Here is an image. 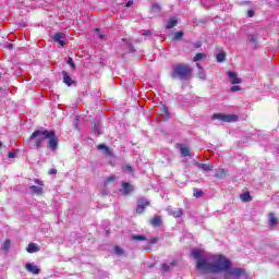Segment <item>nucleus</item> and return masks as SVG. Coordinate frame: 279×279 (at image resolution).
I'll return each instance as SVG.
<instances>
[{
    "label": "nucleus",
    "mask_w": 279,
    "mask_h": 279,
    "mask_svg": "<svg viewBox=\"0 0 279 279\" xmlns=\"http://www.w3.org/2000/svg\"><path fill=\"white\" fill-rule=\"evenodd\" d=\"M191 255L195 258L196 269L205 274H223V279L247 278L245 268L232 267V262L223 255L208 256L204 251L194 248Z\"/></svg>",
    "instance_id": "obj_1"
},
{
    "label": "nucleus",
    "mask_w": 279,
    "mask_h": 279,
    "mask_svg": "<svg viewBox=\"0 0 279 279\" xmlns=\"http://www.w3.org/2000/svg\"><path fill=\"white\" fill-rule=\"evenodd\" d=\"M28 143L31 145V149H43V147H45V143H47V149H50V151H58L60 140L56 136V131H49L41 128L32 133Z\"/></svg>",
    "instance_id": "obj_2"
},
{
    "label": "nucleus",
    "mask_w": 279,
    "mask_h": 279,
    "mask_svg": "<svg viewBox=\"0 0 279 279\" xmlns=\"http://www.w3.org/2000/svg\"><path fill=\"white\" fill-rule=\"evenodd\" d=\"M191 73H193V69H191V65L178 63L172 68L171 78L189 80V77H191Z\"/></svg>",
    "instance_id": "obj_3"
},
{
    "label": "nucleus",
    "mask_w": 279,
    "mask_h": 279,
    "mask_svg": "<svg viewBox=\"0 0 279 279\" xmlns=\"http://www.w3.org/2000/svg\"><path fill=\"white\" fill-rule=\"evenodd\" d=\"M211 119L222 121L223 123H234L239 121V116L236 114H222V113H215Z\"/></svg>",
    "instance_id": "obj_4"
},
{
    "label": "nucleus",
    "mask_w": 279,
    "mask_h": 279,
    "mask_svg": "<svg viewBox=\"0 0 279 279\" xmlns=\"http://www.w3.org/2000/svg\"><path fill=\"white\" fill-rule=\"evenodd\" d=\"M149 206V201L147 198H138L137 199V207H136V213L137 215H143L145 213V208Z\"/></svg>",
    "instance_id": "obj_5"
},
{
    "label": "nucleus",
    "mask_w": 279,
    "mask_h": 279,
    "mask_svg": "<svg viewBox=\"0 0 279 279\" xmlns=\"http://www.w3.org/2000/svg\"><path fill=\"white\" fill-rule=\"evenodd\" d=\"M122 48L124 49L125 53H136V49H134L132 40L122 39Z\"/></svg>",
    "instance_id": "obj_6"
},
{
    "label": "nucleus",
    "mask_w": 279,
    "mask_h": 279,
    "mask_svg": "<svg viewBox=\"0 0 279 279\" xmlns=\"http://www.w3.org/2000/svg\"><path fill=\"white\" fill-rule=\"evenodd\" d=\"M66 38V34L64 33H56L54 36L52 37V40L54 43H58L61 47H64V45H66V43H64V39Z\"/></svg>",
    "instance_id": "obj_7"
},
{
    "label": "nucleus",
    "mask_w": 279,
    "mask_h": 279,
    "mask_svg": "<svg viewBox=\"0 0 279 279\" xmlns=\"http://www.w3.org/2000/svg\"><path fill=\"white\" fill-rule=\"evenodd\" d=\"M97 149H99V151H102L104 156H110L112 158V156H114V154L112 153V149H110V147H108V145L106 144H99L97 146Z\"/></svg>",
    "instance_id": "obj_8"
},
{
    "label": "nucleus",
    "mask_w": 279,
    "mask_h": 279,
    "mask_svg": "<svg viewBox=\"0 0 279 279\" xmlns=\"http://www.w3.org/2000/svg\"><path fill=\"white\" fill-rule=\"evenodd\" d=\"M228 77L231 82V84H241L243 81L239 77V75L236 74V72H232V71H229L228 72Z\"/></svg>",
    "instance_id": "obj_9"
},
{
    "label": "nucleus",
    "mask_w": 279,
    "mask_h": 279,
    "mask_svg": "<svg viewBox=\"0 0 279 279\" xmlns=\"http://www.w3.org/2000/svg\"><path fill=\"white\" fill-rule=\"evenodd\" d=\"M122 195H130V193H132V191H134V187L128 183V182H123L122 183V190H120Z\"/></svg>",
    "instance_id": "obj_10"
},
{
    "label": "nucleus",
    "mask_w": 279,
    "mask_h": 279,
    "mask_svg": "<svg viewBox=\"0 0 279 279\" xmlns=\"http://www.w3.org/2000/svg\"><path fill=\"white\" fill-rule=\"evenodd\" d=\"M25 269H27V271H29V274H34L35 276H38V274H40V268H38V266L29 264V263H27L25 265Z\"/></svg>",
    "instance_id": "obj_11"
},
{
    "label": "nucleus",
    "mask_w": 279,
    "mask_h": 279,
    "mask_svg": "<svg viewBox=\"0 0 279 279\" xmlns=\"http://www.w3.org/2000/svg\"><path fill=\"white\" fill-rule=\"evenodd\" d=\"M63 75V82L66 84V86H73L75 84V81H72L71 76L69 75V72L62 71Z\"/></svg>",
    "instance_id": "obj_12"
},
{
    "label": "nucleus",
    "mask_w": 279,
    "mask_h": 279,
    "mask_svg": "<svg viewBox=\"0 0 279 279\" xmlns=\"http://www.w3.org/2000/svg\"><path fill=\"white\" fill-rule=\"evenodd\" d=\"M179 149L183 158L191 156V149H189V147H186L184 144H179Z\"/></svg>",
    "instance_id": "obj_13"
},
{
    "label": "nucleus",
    "mask_w": 279,
    "mask_h": 279,
    "mask_svg": "<svg viewBox=\"0 0 279 279\" xmlns=\"http://www.w3.org/2000/svg\"><path fill=\"white\" fill-rule=\"evenodd\" d=\"M28 254H36V252H39L40 248L38 247V244L31 242L26 248Z\"/></svg>",
    "instance_id": "obj_14"
},
{
    "label": "nucleus",
    "mask_w": 279,
    "mask_h": 279,
    "mask_svg": "<svg viewBox=\"0 0 279 279\" xmlns=\"http://www.w3.org/2000/svg\"><path fill=\"white\" fill-rule=\"evenodd\" d=\"M160 114L163 117V119H171V113H169V108L167 106L162 105L160 107Z\"/></svg>",
    "instance_id": "obj_15"
},
{
    "label": "nucleus",
    "mask_w": 279,
    "mask_h": 279,
    "mask_svg": "<svg viewBox=\"0 0 279 279\" xmlns=\"http://www.w3.org/2000/svg\"><path fill=\"white\" fill-rule=\"evenodd\" d=\"M151 226H154V228H160V226H162V219L160 218V216H155L151 220H150Z\"/></svg>",
    "instance_id": "obj_16"
},
{
    "label": "nucleus",
    "mask_w": 279,
    "mask_h": 279,
    "mask_svg": "<svg viewBox=\"0 0 279 279\" xmlns=\"http://www.w3.org/2000/svg\"><path fill=\"white\" fill-rule=\"evenodd\" d=\"M171 267H175V260L170 264H161V269L165 271V274L171 271Z\"/></svg>",
    "instance_id": "obj_17"
},
{
    "label": "nucleus",
    "mask_w": 279,
    "mask_h": 279,
    "mask_svg": "<svg viewBox=\"0 0 279 279\" xmlns=\"http://www.w3.org/2000/svg\"><path fill=\"white\" fill-rule=\"evenodd\" d=\"M93 131L96 136H100L101 134V124L99 122H95L93 125Z\"/></svg>",
    "instance_id": "obj_18"
},
{
    "label": "nucleus",
    "mask_w": 279,
    "mask_h": 279,
    "mask_svg": "<svg viewBox=\"0 0 279 279\" xmlns=\"http://www.w3.org/2000/svg\"><path fill=\"white\" fill-rule=\"evenodd\" d=\"M29 191L35 193V195H43V187L40 186L32 185L29 186Z\"/></svg>",
    "instance_id": "obj_19"
},
{
    "label": "nucleus",
    "mask_w": 279,
    "mask_h": 279,
    "mask_svg": "<svg viewBox=\"0 0 279 279\" xmlns=\"http://www.w3.org/2000/svg\"><path fill=\"white\" fill-rule=\"evenodd\" d=\"M175 25H178V20H175V17H171L168 22V24L166 25L167 29H173V27H175Z\"/></svg>",
    "instance_id": "obj_20"
},
{
    "label": "nucleus",
    "mask_w": 279,
    "mask_h": 279,
    "mask_svg": "<svg viewBox=\"0 0 279 279\" xmlns=\"http://www.w3.org/2000/svg\"><path fill=\"white\" fill-rule=\"evenodd\" d=\"M198 169H202L203 171H213V165L208 163H197Z\"/></svg>",
    "instance_id": "obj_21"
},
{
    "label": "nucleus",
    "mask_w": 279,
    "mask_h": 279,
    "mask_svg": "<svg viewBox=\"0 0 279 279\" xmlns=\"http://www.w3.org/2000/svg\"><path fill=\"white\" fill-rule=\"evenodd\" d=\"M240 199L242 202H252V195H250V192H245L243 194L240 195Z\"/></svg>",
    "instance_id": "obj_22"
},
{
    "label": "nucleus",
    "mask_w": 279,
    "mask_h": 279,
    "mask_svg": "<svg viewBox=\"0 0 279 279\" xmlns=\"http://www.w3.org/2000/svg\"><path fill=\"white\" fill-rule=\"evenodd\" d=\"M196 66L199 69L198 77L201 80H206V72L204 71V68H202L199 63H196Z\"/></svg>",
    "instance_id": "obj_23"
},
{
    "label": "nucleus",
    "mask_w": 279,
    "mask_h": 279,
    "mask_svg": "<svg viewBox=\"0 0 279 279\" xmlns=\"http://www.w3.org/2000/svg\"><path fill=\"white\" fill-rule=\"evenodd\" d=\"M269 223L271 227L278 226V218L274 214H269Z\"/></svg>",
    "instance_id": "obj_24"
},
{
    "label": "nucleus",
    "mask_w": 279,
    "mask_h": 279,
    "mask_svg": "<svg viewBox=\"0 0 279 279\" xmlns=\"http://www.w3.org/2000/svg\"><path fill=\"white\" fill-rule=\"evenodd\" d=\"M206 58L205 53L198 52L196 56L193 58V62H199V60H204Z\"/></svg>",
    "instance_id": "obj_25"
},
{
    "label": "nucleus",
    "mask_w": 279,
    "mask_h": 279,
    "mask_svg": "<svg viewBox=\"0 0 279 279\" xmlns=\"http://www.w3.org/2000/svg\"><path fill=\"white\" fill-rule=\"evenodd\" d=\"M132 241H147V238L145 235L135 234L132 235Z\"/></svg>",
    "instance_id": "obj_26"
},
{
    "label": "nucleus",
    "mask_w": 279,
    "mask_h": 279,
    "mask_svg": "<svg viewBox=\"0 0 279 279\" xmlns=\"http://www.w3.org/2000/svg\"><path fill=\"white\" fill-rule=\"evenodd\" d=\"M122 171H125L126 173H134V168H132L130 165H124L122 167Z\"/></svg>",
    "instance_id": "obj_27"
},
{
    "label": "nucleus",
    "mask_w": 279,
    "mask_h": 279,
    "mask_svg": "<svg viewBox=\"0 0 279 279\" xmlns=\"http://www.w3.org/2000/svg\"><path fill=\"white\" fill-rule=\"evenodd\" d=\"M10 245H11L10 240H5L1 246V250H3L4 252H8V251H10Z\"/></svg>",
    "instance_id": "obj_28"
},
{
    "label": "nucleus",
    "mask_w": 279,
    "mask_h": 279,
    "mask_svg": "<svg viewBox=\"0 0 279 279\" xmlns=\"http://www.w3.org/2000/svg\"><path fill=\"white\" fill-rule=\"evenodd\" d=\"M193 191H194V197H197V198L203 197L204 192L202 190L194 187Z\"/></svg>",
    "instance_id": "obj_29"
},
{
    "label": "nucleus",
    "mask_w": 279,
    "mask_h": 279,
    "mask_svg": "<svg viewBox=\"0 0 279 279\" xmlns=\"http://www.w3.org/2000/svg\"><path fill=\"white\" fill-rule=\"evenodd\" d=\"M114 254L117 256H123V254H125V252L123 251V248H121L120 246H116L114 247Z\"/></svg>",
    "instance_id": "obj_30"
},
{
    "label": "nucleus",
    "mask_w": 279,
    "mask_h": 279,
    "mask_svg": "<svg viewBox=\"0 0 279 279\" xmlns=\"http://www.w3.org/2000/svg\"><path fill=\"white\" fill-rule=\"evenodd\" d=\"M184 37V32H178L173 35V40H180Z\"/></svg>",
    "instance_id": "obj_31"
},
{
    "label": "nucleus",
    "mask_w": 279,
    "mask_h": 279,
    "mask_svg": "<svg viewBox=\"0 0 279 279\" xmlns=\"http://www.w3.org/2000/svg\"><path fill=\"white\" fill-rule=\"evenodd\" d=\"M217 62H223L226 60V52H220L217 54Z\"/></svg>",
    "instance_id": "obj_32"
},
{
    "label": "nucleus",
    "mask_w": 279,
    "mask_h": 279,
    "mask_svg": "<svg viewBox=\"0 0 279 279\" xmlns=\"http://www.w3.org/2000/svg\"><path fill=\"white\" fill-rule=\"evenodd\" d=\"M153 12L159 13L162 8L158 3H153L151 5Z\"/></svg>",
    "instance_id": "obj_33"
},
{
    "label": "nucleus",
    "mask_w": 279,
    "mask_h": 279,
    "mask_svg": "<svg viewBox=\"0 0 279 279\" xmlns=\"http://www.w3.org/2000/svg\"><path fill=\"white\" fill-rule=\"evenodd\" d=\"M216 178H226V171L223 169L217 170Z\"/></svg>",
    "instance_id": "obj_34"
},
{
    "label": "nucleus",
    "mask_w": 279,
    "mask_h": 279,
    "mask_svg": "<svg viewBox=\"0 0 279 279\" xmlns=\"http://www.w3.org/2000/svg\"><path fill=\"white\" fill-rule=\"evenodd\" d=\"M172 215H173V217H175V218L180 217L181 215H183L182 209H181V208H178V209L173 210V211H172Z\"/></svg>",
    "instance_id": "obj_35"
},
{
    "label": "nucleus",
    "mask_w": 279,
    "mask_h": 279,
    "mask_svg": "<svg viewBox=\"0 0 279 279\" xmlns=\"http://www.w3.org/2000/svg\"><path fill=\"white\" fill-rule=\"evenodd\" d=\"M66 62L71 65V69L75 71V62H73V58L69 57Z\"/></svg>",
    "instance_id": "obj_36"
},
{
    "label": "nucleus",
    "mask_w": 279,
    "mask_h": 279,
    "mask_svg": "<svg viewBox=\"0 0 279 279\" xmlns=\"http://www.w3.org/2000/svg\"><path fill=\"white\" fill-rule=\"evenodd\" d=\"M80 117H75V120H74V128H75V130H80Z\"/></svg>",
    "instance_id": "obj_37"
},
{
    "label": "nucleus",
    "mask_w": 279,
    "mask_h": 279,
    "mask_svg": "<svg viewBox=\"0 0 279 279\" xmlns=\"http://www.w3.org/2000/svg\"><path fill=\"white\" fill-rule=\"evenodd\" d=\"M148 243L150 245H156V243H158V238H151L150 240H148Z\"/></svg>",
    "instance_id": "obj_38"
},
{
    "label": "nucleus",
    "mask_w": 279,
    "mask_h": 279,
    "mask_svg": "<svg viewBox=\"0 0 279 279\" xmlns=\"http://www.w3.org/2000/svg\"><path fill=\"white\" fill-rule=\"evenodd\" d=\"M247 39L251 41V43H256V35H248Z\"/></svg>",
    "instance_id": "obj_39"
},
{
    "label": "nucleus",
    "mask_w": 279,
    "mask_h": 279,
    "mask_svg": "<svg viewBox=\"0 0 279 279\" xmlns=\"http://www.w3.org/2000/svg\"><path fill=\"white\" fill-rule=\"evenodd\" d=\"M231 90H232V93H236V90H241V86H239V85H233V86L231 87Z\"/></svg>",
    "instance_id": "obj_40"
},
{
    "label": "nucleus",
    "mask_w": 279,
    "mask_h": 279,
    "mask_svg": "<svg viewBox=\"0 0 279 279\" xmlns=\"http://www.w3.org/2000/svg\"><path fill=\"white\" fill-rule=\"evenodd\" d=\"M95 32H96L97 38H100V39L104 38V35L99 33V28H96Z\"/></svg>",
    "instance_id": "obj_41"
},
{
    "label": "nucleus",
    "mask_w": 279,
    "mask_h": 279,
    "mask_svg": "<svg viewBox=\"0 0 279 279\" xmlns=\"http://www.w3.org/2000/svg\"><path fill=\"white\" fill-rule=\"evenodd\" d=\"M56 173H58V170L56 168L49 170V175H56Z\"/></svg>",
    "instance_id": "obj_42"
},
{
    "label": "nucleus",
    "mask_w": 279,
    "mask_h": 279,
    "mask_svg": "<svg viewBox=\"0 0 279 279\" xmlns=\"http://www.w3.org/2000/svg\"><path fill=\"white\" fill-rule=\"evenodd\" d=\"M142 36H151V31H144L143 33H142Z\"/></svg>",
    "instance_id": "obj_43"
},
{
    "label": "nucleus",
    "mask_w": 279,
    "mask_h": 279,
    "mask_svg": "<svg viewBox=\"0 0 279 279\" xmlns=\"http://www.w3.org/2000/svg\"><path fill=\"white\" fill-rule=\"evenodd\" d=\"M9 158H15L16 157V153L14 151H10L8 155Z\"/></svg>",
    "instance_id": "obj_44"
},
{
    "label": "nucleus",
    "mask_w": 279,
    "mask_h": 279,
    "mask_svg": "<svg viewBox=\"0 0 279 279\" xmlns=\"http://www.w3.org/2000/svg\"><path fill=\"white\" fill-rule=\"evenodd\" d=\"M132 5H134V0H130L129 2H126V8H131Z\"/></svg>",
    "instance_id": "obj_45"
},
{
    "label": "nucleus",
    "mask_w": 279,
    "mask_h": 279,
    "mask_svg": "<svg viewBox=\"0 0 279 279\" xmlns=\"http://www.w3.org/2000/svg\"><path fill=\"white\" fill-rule=\"evenodd\" d=\"M247 16H248L250 19H252V16H254V11H253V10H248V11H247Z\"/></svg>",
    "instance_id": "obj_46"
},
{
    "label": "nucleus",
    "mask_w": 279,
    "mask_h": 279,
    "mask_svg": "<svg viewBox=\"0 0 279 279\" xmlns=\"http://www.w3.org/2000/svg\"><path fill=\"white\" fill-rule=\"evenodd\" d=\"M7 49H14V44H8Z\"/></svg>",
    "instance_id": "obj_47"
},
{
    "label": "nucleus",
    "mask_w": 279,
    "mask_h": 279,
    "mask_svg": "<svg viewBox=\"0 0 279 279\" xmlns=\"http://www.w3.org/2000/svg\"><path fill=\"white\" fill-rule=\"evenodd\" d=\"M35 184H39V186H43V181L36 179V180H35Z\"/></svg>",
    "instance_id": "obj_48"
},
{
    "label": "nucleus",
    "mask_w": 279,
    "mask_h": 279,
    "mask_svg": "<svg viewBox=\"0 0 279 279\" xmlns=\"http://www.w3.org/2000/svg\"><path fill=\"white\" fill-rule=\"evenodd\" d=\"M1 147H3V143L0 142V149H1Z\"/></svg>",
    "instance_id": "obj_49"
},
{
    "label": "nucleus",
    "mask_w": 279,
    "mask_h": 279,
    "mask_svg": "<svg viewBox=\"0 0 279 279\" xmlns=\"http://www.w3.org/2000/svg\"><path fill=\"white\" fill-rule=\"evenodd\" d=\"M196 47H199V44H196Z\"/></svg>",
    "instance_id": "obj_50"
},
{
    "label": "nucleus",
    "mask_w": 279,
    "mask_h": 279,
    "mask_svg": "<svg viewBox=\"0 0 279 279\" xmlns=\"http://www.w3.org/2000/svg\"><path fill=\"white\" fill-rule=\"evenodd\" d=\"M196 47H199V44H196Z\"/></svg>",
    "instance_id": "obj_51"
}]
</instances>
